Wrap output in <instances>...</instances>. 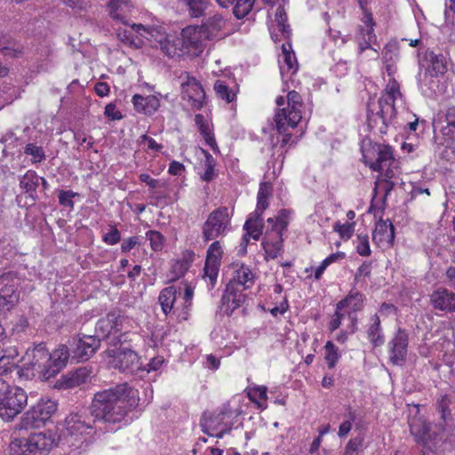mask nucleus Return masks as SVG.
I'll use <instances>...</instances> for the list:
<instances>
[{
    "instance_id": "1",
    "label": "nucleus",
    "mask_w": 455,
    "mask_h": 455,
    "mask_svg": "<svg viewBox=\"0 0 455 455\" xmlns=\"http://www.w3.org/2000/svg\"><path fill=\"white\" fill-rule=\"evenodd\" d=\"M140 402L139 391L127 383L117 384L94 394L90 405L91 415L85 411L71 413L65 419L66 434L75 439L88 434L96 421L128 425L132 413Z\"/></svg>"
},
{
    "instance_id": "2",
    "label": "nucleus",
    "mask_w": 455,
    "mask_h": 455,
    "mask_svg": "<svg viewBox=\"0 0 455 455\" xmlns=\"http://www.w3.org/2000/svg\"><path fill=\"white\" fill-rule=\"evenodd\" d=\"M287 91L286 102L283 96H278L275 99V104L278 107L274 116V121L277 133L282 136L280 147L284 148L287 145H295L298 139H293L290 129H295L302 119V109L304 102L301 95L295 90H290L286 85Z\"/></svg>"
},
{
    "instance_id": "3",
    "label": "nucleus",
    "mask_w": 455,
    "mask_h": 455,
    "mask_svg": "<svg viewBox=\"0 0 455 455\" xmlns=\"http://www.w3.org/2000/svg\"><path fill=\"white\" fill-rule=\"evenodd\" d=\"M379 111L368 112L367 122L369 127L377 129L379 133L386 134L392 121L396 117V104H404L405 98L401 92V85L394 77H390L381 92L378 100Z\"/></svg>"
},
{
    "instance_id": "4",
    "label": "nucleus",
    "mask_w": 455,
    "mask_h": 455,
    "mask_svg": "<svg viewBox=\"0 0 455 455\" xmlns=\"http://www.w3.org/2000/svg\"><path fill=\"white\" fill-rule=\"evenodd\" d=\"M363 164L372 172H383L400 167L399 159L395 157V149L388 144L363 140L361 143Z\"/></svg>"
},
{
    "instance_id": "5",
    "label": "nucleus",
    "mask_w": 455,
    "mask_h": 455,
    "mask_svg": "<svg viewBox=\"0 0 455 455\" xmlns=\"http://www.w3.org/2000/svg\"><path fill=\"white\" fill-rule=\"evenodd\" d=\"M57 445L51 430L33 432L27 438H14L9 444L10 455H47Z\"/></svg>"
},
{
    "instance_id": "6",
    "label": "nucleus",
    "mask_w": 455,
    "mask_h": 455,
    "mask_svg": "<svg viewBox=\"0 0 455 455\" xmlns=\"http://www.w3.org/2000/svg\"><path fill=\"white\" fill-rule=\"evenodd\" d=\"M132 28L141 36L150 41L154 47L169 58L185 55L182 39L175 33H166L158 28L145 27L142 24L132 23Z\"/></svg>"
},
{
    "instance_id": "7",
    "label": "nucleus",
    "mask_w": 455,
    "mask_h": 455,
    "mask_svg": "<svg viewBox=\"0 0 455 455\" xmlns=\"http://www.w3.org/2000/svg\"><path fill=\"white\" fill-rule=\"evenodd\" d=\"M28 405L26 391L17 386H10L0 378V418L5 421H12Z\"/></svg>"
},
{
    "instance_id": "8",
    "label": "nucleus",
    "mask_w": 455,
    "mask_h": 455,
    "mask_svg": "<svg viewBox=\"0 0 455 455\" xmlns=\"http://www.w3.org/2000/svg\"><path fill=\"white\" fill-rule=\"evenodd\" d=\"M233 211L220 205L212 211L201 228L202 238L204 243L220 240L232 229Z\"/></svg>"
},
{
    "instance_id": "9",
    "label": "nucleus",
    "mask_w": 455,
    "mask_h": 455,
    "mask_svg": "<svg viewBox=\"0 0 455 455\" xmlns=\"http://www.w3.org/2000/svg\"><path fill=\"white\" fill-rule=\"evenodd\" d=\"M28 362L20 370V376H25L27 379L35 377L36 374L48 380L52 376H47L48 366L51 365V355L44 343L36 345L32 349L26 352Z\"/></svg>"
},
{
    "instance_id": "10",
    "label": "nucleus",
    "mask_w": 455,
    "mask_h": 455,
    "mask_svg": "<svg viewBox=\"0 0 455 455\" xmlns=\"http://www.w3.org/2000/svg\"><path fill=\"white\" fill-rule=\"evenodd\" d=\"M58 403L48 397L40 398L22 415L20 429L36 428L44 425L57 411Z\"/></svg>"
},
{
    "instance_id": "11",
    "label": "nucleus",
    "mask_w": 455,
    "mask_h": 455,
    "mask_svg": "<svg viewBox=\"0 0 455 455\" xmlns=\"http://www.w3.org/2000/svg\"><path fill=\"white\" fill-rule=\"evenodd\" d=\"M21 279L17 272L8 271L0 275V312L13 309L20 301Z\"/></svg>"
},
{
    "instance_id": "12",
    "label": "nucleus",
    "mask_w": 455,
    "mask_h": 455,
    "mask_svg": "<svg viewBox=\"0 0 455 455\" xmlns=\"http://www.w3.org/2000/svg\"><path fill=\"white\" fill-rule=\"evenodd\" d=\"M132 320L120 311H111L100 318L95 325V334L100 339L113 337L116 340L124 330L132 328Z\"/></svg>"
},
{
    "instance_id": "13",
    "label": "nucleus",
    "mask_w": 455,
    "mask_h": 455,
    "mask_svg": "<svg viewBox=\"0 0 455 455\" xmlns=\"http://www.w3.org/2000/svg\"><path fill=\"white\" fill-rule=\"evenodd\" d=\"M202 432L217 438H222L229 434L233 428V423L229 420V415L225 411L204 412L200 419Z\"/></svg>"
},
{
    "instance_id": "14",
    "label": "nucleus",
    "mask_w": 455,
    "mask_h": 455,
    "mask_svg": "<svg viewBox=\"0 0 455 455\" xmlns=\"http://www.w3.org/2000/svg\"><path fill=\"white\" fill-rule=\"evenodd\" d=\"M409 426L418 444L429 449L436 446L440 440V432L433 430L431 424L422 416H414L409 420Z\"/></svg>"
},
{
    "instance_id": "15",
    "label": "nucleus",
    "mask_w": 455,
    "mask_h": 455,
    "mask_svg": "<svg viewBox=\"0 0 455 455\" xmlns=\"http://www.w3.org/2000/svg\"><path fill=\"white\" fill-rule=\"evenodd\" d=\"M365 296L359 291L351 290L347 296L340 299L336 306L339 310L345 312L350 323L348 325L349 333L354 334L357 331L358 318L357 313L364 307Z\"/></svg>"
},
{
    "instance_id": "16",
    "label": "nucleus",
    "mask_w": 455,
    "mask_h": 455,
    "mask_svg": "<svg viewBox=\"0 0 455 455\" xmlns=\"http://www.w3.org/2000/svg\"><path fill=\"white\" fill-rule=\"evenodd\" d=\"M224 250L220 240L212 241L206 251L203 278L212 288L217 283Z\"/></svg>"
},
{
    "instance_id": "17",
    "label": "nucleus",
    "mask_w": 455,
    "mask_h": 455,
    "mask_svg": "<svg viewBox=\"0 0 455 455\" xmlns=\"http://www.w3.org/2000/svg\"><path fill=\"white\" fill-rule=\"evenodd\" d=\"M181 98L192 110H201L206 104V93L201 83L187 73V80L181 84Z\"/></svg>"
},
{
    "instance_id": "18",
    "label": "nucleus",
    "mask_w": 455,
    "mask_h": 455,
    "mask_svg": "<svg viewBox=\"0 0 455 455\" xmlns=\"http://www.w3.org/2000/svg\"><path fill=\"white\" fill-rule=\"evenodd\" d=\"M409 334L405 329L398 328L388 342L389 362L393 365H403L407 357Z\"/></svg>"
},
{
    "instance_id": "19",
    "label": "nucleus",
    "mask_w": 455,
    "mask_h": 455,
    "mask_svg": "<svg viewBox=\"0 0 455 455\" xmlns=\"http://www.w3.org/2000/svg\"><path fill=\"white\" fill-rule=\"evenodd\" d=\"M401 174V168L390 169L383 172H379L376 180L374 182L373 196H377L378 194H382V204L383 207L387 205V200L394 190L395 185L398 183V180Z\"/></svg>"
},
{
    "instance_id": "20",
    "label": "nucleus",
    "mask_w": 455,
    "mask_h": 455,
    "mask_svg": "<svg viewBox=\"0 0 455 455\" xmlns=\"http://www.w3.org/2000/svg\"><path fill=\"white\" fill-rule=\"evenodd\" d=\"M293 214L292 209L283 208L277 212L275 217L268 218L263 238H278V236L283 238V234L287 231Z\"/></svg>"
},
{
    "instance_id": "21",
    "label": "nucleus",
    "mask_w": 455,
    "mask_h": 455,
    "mask_svg": "<svg viewBox=\"0 0 455 455\" xmlns=\"http://www.w3.org/2000/svg\"><path fill=\"white\" fill-rule=\"evenodd\" d=\"M100 339L95 335H83L72 350V358L77 362L88 361L100 348Z\"/></svg>"
},
{
    "instance_id": "22",
    "label": "nucleus",
    "mask_w": 455,
    "mask_h": 455,
    "mask_svg": "<svg viewBox=\"0 0 455 455\" xmlns=\"http://www.w3.org/2000/svg\"><path fill=\"white\" fill-rule=\"evenodd\" d=\"M373 243L382 250H387L394 245L395 227L390 220L379 219L372 231Z\"/></svg>"
},
{
    "instance_id": "23",
    "label": "nucleus",
    "mask_w": 455,
    "mask_h": 455,
    "mask_svg": "<svg viewBox=\"0 0 455 455\" xmlns=\"http://www.w3.org/2000/svg\"><path fill=\"white\" fill-rule=\"evenodd\" d=\"M113 364L122 372L133 373L141 368L140 357L131 348H122L113 355Z\"/></svg>"
},
{
    "instance_id": "24",
    "label": "nucleus",
    "mask_w": 455,
    "mask_h": 455,
    "mask_svg": "<svg viewBox=\"0 0 455 455\" xmlns=\"http://www.w3.org/2000/svg\"><path fill=\"white\" fill-rule=\"evenodd\" d=\"M258 275L250 266L245 264H236L232 272V276L228 282L233 286L240 290L251 289L256 283Z\"/></svg>"
},
{
    "instance_id": "25",
    "label": "nucleus",
    "mask_w": 455,
    "mask_h": 455,
    "mask_svg": "<svg viewBox=\"0 0 455 455\" xmlns=\"http://www.w3.org/2000/svg\"><path fill=\"white\" fill-rule=\"evenodd\" d=\"M139 180L148 186V196L156 205H167L169 195L162 190L167 187V183L162 180L155 179L148 173H140Z\"/></svg>"
},
{
    "instance_id": "26",
    "label": "nucleus",
    "mask_w": 455,
    "mask_h": 455,
    "mask_svg": "<svg viewBox=\"0 0 455 455\" xmlns=\"http://www.w3.org/2000/svg\"><path fill=\"white\" fill-rule=\"evenodd\" d=\"M106 8L112 20L129 25L128 20L134 11V4L131 0H109Z\"/></svg>"
},
{
    "instance_id": "27",
    "label": "nucleus",
    "mask_w": 455,
    "mask_h": 455,
    "mask_svg": "<svg viewBox=\"0 0 455 455\" xmlns=\"http://www.w3.org/2000/svg\"><path fill=\"white\" fill-rule=\"evenodd\" d=\"M180 38L182 39L185 54L201 49L207 40L200 26H187L181 30Z\"/></svg>"
},
{
    "instance_id": "28",
    "label": "nucleus",
    "mask_w": 455,
    "mask_h": 455,
    "mask_svg": "<svg viewBox=\"0 0 455 455\" xmlns=\"http://www.w3.org/2000/svg\"><path fill=\"white\" fill-rule=\"evenodd\" d=\"M160 97V93L147 96L134 94L132 98V103L137 113L151 116L158 111L161 106Z\"/></svg>"
},
{
    "instance_id": "29",
    "label": "nucleus",
    "mask_w": 455,
    "mask_h": 455,
    "mask_svg": "<svg viewBox=\"0 0 455 455\" xmlns=\"http://www.w3.org/2000/svg\"><path fill=\"white\" fill-rule=\"evenodd\" d=\"M430 303L436 310L455 313V292L439 287L431 293Z\"/></svg>"
},
{
    "instance_id": "30",
    "label": "nucleus",
    "mask_w": 455,
    "mask_h": 455,
    "mask_svg": "<svg viewBox=\"0 0 455 455\" xmlns=\"http://www.w3.org/2000/svg\"><path fill=\"white\" fill-rule=\"evenodd\" d=\"M377 41V36L374 32L358 31L355 36L357 44V55L363 58V54L367 52V58L369 60H377L379 56L377 49L373 47V44Z\"/></svg>"
},
{
    "instance_id": "31",
    "label": "nucleus",
    "mask_w": 455,
    "mask_h": 455,
    "mask_svg": "<svg viewBox=\"0 0 455 455\" xmlns=\"http://www.w3.org/2000/svg\"><path fill=\"white\" fill-rule=\"evenodd\" d=\"M243 291V290H240L235 286H233V289H231V284H227L225 292L221 298V302L224 311L228 315H231L235 309L243 304L245 300V294Z\"/></svg>"
},
{
    "instance_id": "32",
    "label": "nucleus",
    "mask_w": 455,
    "mask_h": 455,
    "mask_svg": "<svg viewBox=\"0 0 455 455\" xmlns=\"http://www.w3.org/2000/svg\"><path fill=\"white\" fill-rule=\"evenodd\" d=\"M226 26V20L220 13H214L203 20L200 25L207 40L221 37L222 30Z\"/></svg>"
},
{
    "instance_id": "33",
    "label": "nucleus",
    "mask_w": 455,
    "mask_h": 455,
    "mask_svg": "<svg viewBox=\"0 0 455 455\" xmlns=\"http://www.w3.org/2000/svg\"><path fill=\"white\" fill-rule=\"evenodd\" d=\"M0 53L5 58H20L24 54V45L9 34L0 31Z\"/></svg>"
},
{
    "instance_id": "34",
    "label": "nucleus",
    "mask_w": 455,
    "mask_h": 455,
    "mask_svg": "<svg viewBox=\"0 0 455 455\" xmlns=\"http://www.w3.org/2000/svg\"><path fill=\"white\" fill-rule=\"evenodd\" d=\"M366 337L373 347H379L385 343V335L381 327L380 317L373 314L369 317L366 327Z\"/></svg>"
},
{
    "instance_id": "35",
    "label": "nucleus",
    "mask_w": 455,
    "mask_h": 455,
    "mask_svg": "<svg viewBox=\"0 0 455 455\" xmlns=\"http://www.w3.org/2000/svg\"><path fill=\"white\" fill-rule=\"evenodd\" d=\"M51 365L48 366L47 376L55 377L67 364L69 358V350L66 345H60L50 353Z\"/></svg>"
},
{
    "instance_id": "36",
    "label": "nucleus",
    "mask_w": 455,
    "mask_h": 455,
    "mask_svg": "<svg viewBox=\"0 0 455 455\" xmlns=\"http://www.w3.org/2000/svg\"><path fill=\"white\" fill-rule=\"evenodd\" d=\"M195 259V252L188 250L182 254L181 259L173 261L170 268V281L174 282L183 277L189 269Z\"/></svg>"
},
{
    "instance_id": "37",
    "label": "nucleus",
    "mask_w": 455,
    "mask_h": 455,
    "mask_svg": "<svg viewBox=\"0 0 455 455\" xmlns=\"http://www.w3.org/2000/svg\"><path fill=\"white\" fill-rule=\"evenodd\" d=\"M177 288L173 285L164 288L158 296V301L163 313L167 316L171 313L174 315V304L177 299Z\"/></svg>"
},
{
    "instance_id": "38",
    "label": "nucleus",
    "mask_w": 455,
    "mask_h": 455,
    "mask_svg": "<svg viewBox=\"0 0 455 455\" xmlns=\"http://www.w3.org/2000/svg\"><path fill=\"white\" fill-rule=\"evenodd\" d=\"M261 246L267 261L276 259L283 251V238H262Z\"/></svg>"
},
{
    "instance_id": "39",
    "label": "nucleus",
    "mask_w": 455,
    "mask_h": 455,
    "mask_svg": "<svg viewBox=\"0 0 455 455\" xmlns=\"http://www.w3.org/2000/svg\"><path fill=\"white\" fill-rule=\"evenodd\" d=\"M194 297V288L187 283L185 286L184 295H183V304L181 307H176L174 309V315L179 322L186 321L188 319L189 312L192 307Z\"/></svg>"
},
{
    "instance_id": "40",
    "label": "nucleus",
    "mask_w": 455,
    "mask_h": 455,
    "mask_svg": "<svg viewBox=\"0 0 455 455\" xmlns=\"http://www.w3.org/2000/svg\"><path fill=\"white\" fill-rule=\"evenodd\" d=\"M91 376V371L86 367H80L75 371L68 373L63 379V386L67 388H73L86 383Z\"/></svg>"
},
{
    "instance_id": "41",
    "label": "nucleus",
    "mask_w": 455,
    "mask_h": 455,
    "mask_svg": "<svg viewBox=\"0 0 455 455\" xmlns=\"http://www.w3.org/2000/svg\"><path fill=\"white\" fill-rule=\"evenodd\" d=\"M40 176L35 171L28 170L21 177L20 180V187L26 193L29 194L30 197L35 200L36 196V189L39 186Z\"/></svg>"
},
{
    "instance_id": "42",
    "label": "nucleus",
    "mask_w": 455,
    "mask_h": 455,
    "mask_svg": "<svg viewBox=\"0 0 455 455\" xmlns=\"http://www.w3.org/2000/svg\"><path fill=\"white\" fill-rule=\"evenodd\" d=\"M446 126L442 129L444 142L448 146L455 141V106L448 107L445 113Z\"/></svg>"
},
{
    "instance_id": "43",
    "label": "nucleus",
    "mask_w": 455,
    "mask_h": 455,
    "mask_svg": "<svg viewBox=\"0 0 455 455\" xmlns=\"http://www.w3.org/2000/svg\"><path fill=\"white\" fill-rule=\"evenodd\" d=\"M426 58L430 62L428 71L432 76H438L446 73L447 63L443 54H435L433 52H427Z\"/></svg>"
},
{
    "instance_id": "44",
    "label": "nucleus",
    "mask_w": 455,
    "mask_h": 455,
    "mask_svg": "<svg viewBox=\"0 0 455 455\" xmlns=\"http://www.w3.org/2000/svg\"><path fill=\"white\" fill-rule=\"evenodd\" d=\"M283 66H281V73L283 75L284 72L295 74L298 71L299 64L293 51H291V45L288 47L285 44L282 45Z\"/></svg>"
},
{
    "instance_id": "45",
    "label": "nucleus",
    "mask_w": 455,
    "mask_h": 455,
    "mask_svg": "<svg viewBox=\"0 0 455 455\" xmlns=\"http://www.w3.org/2000/svg\"><path fill=\"white\" fill-rule=\"evenodd\" d=\"M247 397L251 403H255L259 409L263 411L267 408V388L265 386L250 387L247 391Z\"/></svg>"
},
{
    "instance_id": "46",
    "label": "nucleus",
    "mask_w": 455,
    "mask_h": 455,
    "mask_svg": "<svg viewBox=\"0 0 455 455\" xmlns=\"http://www.w3.org/2000/svg\"><path fill=\"white\" fill-rule=\"evenodd\" d=\"M201 151L204 156V164L205 171L200 175V178L205 182H211L218 176V172L216 170L217 162L206 149L202 148Z\"/></svg>"
},
{
    "instance_id": "47",
    "label": "nucleus",
    "mask_w": 455,
    "mask_h": 455,
    "mask_svg": "<svg viewBox=\"0 0 455 455\" xmlns=\"http://www.w3.org/2000/svg\"><path fill=\"white\" fill-rule=\"evenodd\" d=\"M19 353L16 348L11 349L8 355H3L0 357V376L6 375L13 371L17 367Z\"/></svg>"
},
{
    "instance_id": "48",
    "label": "nucleus",
    "mask_w": 455,
    "mask_h": 455,
    "mask_svg": "<svg viewBox=\"0 0 455 455\" xmlns=\"http://www.w3.org/2000/svg\"><path fill=\"white\" fill-rule=\"evenodd\" d=\"M346 259L344 251H336L326 257L321 264L315 269L314 278L318 281L322 278L326 268L333 263L339 262Z\"/></svg>"
},
{
    "instance_id": "49",
    "label": "nucleus",
    "mask_w": 455,
    "mask_h": 455,
    "mask_svg": "<svg viewBox=\"0 0 455 455\" xmlns=\"http://www.w3.org/2000/svg\"><path fill=\"white\" fill-rule=\"evenodd\" d=\"M217 97L226 103L234 102L236 100V92L228 87L222 80H217L213 85Z\"/></svg>"
},
{
    "instance_id": "50",
    "label": "nucleus",
    "mask_w": 455,
    "mask_h": 455,
    "mask_svg": "<svg viewBox=\"0 0 455 455\" xmlns=\"http://www.w3.org/2000/svg\"><path fill=\"white\" fill-rule=\"evenodd\" d=\"M188 7L189 15L192 18H200L204 15L210 4L209 0H182Z\"/></svg>"
},
{
    "instance_id": "51",
    "label": "nucleus",
    "mask_w": 455,
    "mask_h": 455,
    "mask_svg": "<svg viewBox=\"0 0 455 455\" xmlns=\"http://www.w3.org/2000/svg\"><path fill=\"white\" fill-rule=\"evenodd\" d=\"M273 195V185L269 181H263L259 184L257 194V204L260 208L267 209L269 206V199Z\"/></svg>"
},
{
    "instance_id": "52",
    "label": "nucleus",
    "mask_w": 455,
    "mask_h": 455,
    "mask_svg": "<svg viewBox=\"0 0 455 455\" xmlns=\"http://www.w3.org/2000/svg\"><path fill=\"white\" fill-rule=\"evenodd\" d=\"M324 359L329 369H333L340 359V354L338 347L331 341L328 340L324 345Z\"/></svg>"
},
{
    "instance_id": "53",
    "label": "nucleus",
    "mask_w": 455,
    "mask_h": 455,
    "mask_svg": "<svg viewBox=\"0 0 455 455\" xmlns=\"http://www.w3.org/2000/svg\"><path fill=\"white\" fill-rule=\"evenodd\" d=\"M255 0H234L233 13L238 20L248 15L254 5Z\"/></svg>"
},
{
    "instance_id": "54",
    "label": "nucleus",
    "mask_w": 455,
    "mask_h": 455,
    "mask_svg": "<svg viewBox=\"0 0 455 455\" xmlns=\"http://www.w3.org/2000/svg\"><path fill=\"white\" fill-rule=\"evenodd\" d=\"M451 404V399L448 395H443L437 400L436 410L440 413L441 419L444 423L451 419V411L450 409Z\"/></svg>"
},
{
    "instance_id": "55",
    "label": "nucleus",
    "mask_w": 455,
    "mask_h": 455,
    "mask_svg": "<svg viewBox=\"0 0 455 455\" xmlns=\"http://www.w3.org/2000/svg\"><path fill=\"white\" fill-rule=\"evenodd\" d=\"M355 228V222H345L336 221L333 225V231L338 233L339 237L343 240H348L352 237Z\"/></svg>"
},
{
    "instance_id": "56",
    "label": "nucleus",
    "mask_w": 455,
    "mask_h": 455,
    "mask_svg": "<svg viewBox=\"0 0 455 455\" xmlns=\"http://www.w3.org/2000/svg\"><path fill=\"white\" fill-rule=\"evenodd\" d=\"M275 19L277 23L279 31L283 36L288 37L291 34V30L289 25L287 24L288 18L283 6H279L276 9Z\"/></svg>"
},
{
    "instance_id": "57",
    "label": "nucleus",
    "mask_w": 455,
    "mask_h": 455,
    "mask_svg": "<svg viewBox=\"0 0 455 455\" xmlns=\"http://www.w3.org/2000/svg\"><path fill=\"white\" fill-rule=\"evenodd\" d=\"M355 251L362 257H369L371 254L369 235L358 234L355 240Z\"/></svg>"
},
{
    "instance_id": "58",
    "label": "nucleus",
    "mask_w": 455,
    "mask_h": 455,
    "mask_svg": "<svg viewBox=\"0 0 455 455\" xmlns=\"http://www.w3.org/2000/svg\"><path fill=\"white\" fill-rule=\"evenodd\" d=\"M264 224L260 223H251L249 226L247 225V221H245L243 225V229L245 231L244 238L246 241L249 238H252L255 241H258L259 237L263 235Z\"/></svg>"
},
{
    "instance_id": "59",
    "label": "nucleus",
    "mask_w": 455,
    "mask_h": 455,
    "mask_svg": "<svg viewBox=\"0 0 455 455\" xmlns=\"http://www.w3.org/2000/svg\"><path fill=\"white\" fill-rule=\"evenodd\" d=\"M76 196H79L77 192H74L73 190H60L58 194L59 204L61 206L68 207L70 211H73L75 208V203L73 199Z\"/></svg>"
},
{
    "instance_id": "60",
    "label": "nucleus",
    "mask_w": 455,
    "mask_h": 455,
    "mask_svg": "<svg viewBox=\"0 0 455 455\" xmlns=\"http://www.w3.org/2000/svg\"><path fill=\"white\" fill-rule=\"evenodd\" d=\"M146 237L154 251H159L163 249L164 236L159 231L149 230L146 233Z\"/></svg>"
},
{
    "instance_id": "61",
    "label": "nucleus",
    "mask_w": 455,
    "mask_h": 455,
    "mask_svg": "<svg viewBox=\"0 0 455 455\" xmlns=\"http://www.w3.org/2000/svg\"><path fill=\"white\" fill-rule=\"evenodd\" d=\"M363 11V18L362 22L363 25H360L358 27V31L362 32H374L375 21L372 17V13L364 6V8H361Z\"/></svg>"
},
{
    "instance_id": "62",
    "label": "nucleus",
    "mask_w": 455,
    "mask_h": 455,
    "mask_svg": "<svg viewBox=\"0 0 455 455\" xmlns=\"http://www.w3.org/2000/svg\"><path fill=\"white\" fill-rule=\"evenodd\" d=\"M24 153L32 156L35 163H40L45 158L43 148L33 143H28L25 147Z\"/></svg>"
},
{
    "instance_id": "63",
    "label": "nucleus",
    "mask_w": 455,
    "mask_h": 455,
    "mask_svg": "<svg viewBox=\"0 0 455 455\" xmlns=\"http://www.w3.org/2000/svg\"><path fill=\"white\" fill-rule=\"evenodd\" d=\"M140 336L138 332H132L130 331L129 329L124 330L121 331V333L118 335L117 339H116L115 344H132L133 342H137L140 339Z\"/></svg>"
},
{
    "instance_id": "64",
    "label": "nucleus",
    "mask_w": 455,
    "mask_h": 455,
    "mask_svg": "<svg viewBox=\"0 0 455 455\" xmlns=\"http://www.w3.org/2000/svg\"><path fill=\"white\" fill-rule=\"evenodd\" d=\"M346 316L345 312L342 310H339L338 307L336 306L334 313L331 315V319L328 323V330L330 332H333L336 330H338L342 323V320Z\"/></svg>"
}]
</instances>
